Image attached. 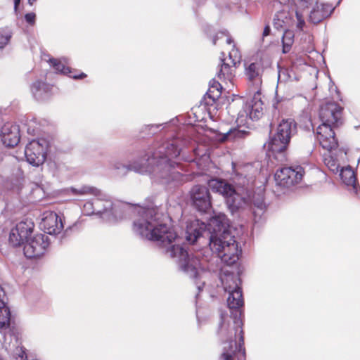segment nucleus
Returning <instances> with one entry per match:
<instances>
[{"instance_id": "obj_35", "label": "nucleus", "mask_w": 360, "mask_h": 360, "mask_svg": "<svg viewBox=\"0 0 360 360\" xmlns=\"http://www.w3.org/2000/svg\"><path fill=\"white\" fill-rule=\"evenodd\" d=\"M275 99H276V101L273 103V107L275 109H278L279 108L278 104L282 101V98H280L278 97V94H276Z\"/></svg>"}, {"instance_id": "obj_9", "label": "nucleus", "mask_w": 360, "mask_h": 360, "mask_svg": "<svg viewBox=\"0 0 360 360\" xmlns=\"http://www.w3.org/2000/svg\"><path fill=\"white\" fill-rule=\"evenodd\" d=\"M304 173V169L301 166L283 167L276 171L274 178L277 185L289 188L299 183Z\"/></svg>"}, {"instance_id": "obj_13", "label": "nucleus", "mask_w": 360, "mask_h": 360, "mask_svg": "<svg viewBox=\"0 0 360 360\" xmlns=\"http://www.w3.org/2000/svg\"><path fill=\"white\" fill-rule=\"evenodd\" d=\"M41 229L48 234H58L63 229L61 218L54 212L46 211L42 214Z\"/></svg>"}, {"instance_id": "obj_40", "label": "nucleus", "mask_w": 360, "mask_h": 360, "mask_svg": "<svg viewBox=\"0 0 360 360\" xmlns=\"http://www.w3.org/2000/svg\"><path fill=\"white\" fill-rule=\"evenodd\" d=\"M36 0H28V2L30 5H32Z\"/></svg>"}, {"instance_id": "obj_15", "label": "nucleus", "mask_w": 360, "mask_h": 360, "mask_svg": "<svg viewBox=\"0 0 360 360\" xmlns=\"http://www.w3.org/2000/svg\"><path fill=\"white\" fill-rule=\"evenodd\" d=\"M334 9L335 8L331 4L316 1L309 13V20L314 24L319 23L329 17Z\"/></svg>"}, {"instance_id": "obj_43", "label": "nucleus", "mask_w": 360, "mask_h": 360, "mask_svg": "<svg viewBox=\"0 0 360 360\" xmlns=\"http://www.w3.org/2000/svg\"><path fill=\"white\" fill-rule=\"evenodd\" d=\"M229 284L230 285H231L232 282H231V281H229Z\"/></svg>"}, {"instance_id": "obj_7", "label": "nucleus", "mask_w": 360, "mask_h": 360, "mask_svg": "<svg viewBox=\"0 0 360 360\" xmlns=\"http://www.w3.org/2000/svg\"><path fill=\"white\" fill-rule=\"evenodd\" d=\"M296 133L297 123L295 120H283L278 125L276 133L269 138L268 150L273 153H283L288 148L292 136Z\"/></svg>"}, {"instance_id": "obj_8", "label": "nucleus", "mask_w": 360, "mask_h": 360, "mask_svg": "<svg viewBox=\"0 0 360 360\" xmlns=\"http://www.w3.org/2000/svg\"><path fill=\"white\" fill-rule=\"evenodd\" d=\"M193 206L200 212L208 213L212 210V196L209 188L202 185L193 186L190 192Z\"/></svg>"}, {"instance_id": "obj_32", "label": "nucleus", "mask_w": 360, "mask_h": 360, "mask_svg": "<svg viewBox=\"0 0 360 360\" xmlns=\"http://www.w3.org/2000/svg\"><path fill=\"white\" fill-rule=\"evenodd\" d=\"M295 15L297 20V27L299 30H302L305 25L304 17L300 11H296Z\"/></svg>"}, {"instance_id": "obj_44", "label": "nucleus", "mask_w": 360, "mask_h": 360, "mask_svg": "<svg viewBox=\"0 0 360 360\" xmlns=\"http://www.w3.org/2000/svg\"><path fill=\"white\" fill-rule=\"evenodd\" d=\"M342 1V0H339V1L338 2V4H338H338H340V1Z\"/></svg>"}, {"instance_id": "obj_33", "label": "nucleus", "mask_w": 360, "mask_h": 360, "mask_svg": "<svg viewBox=\"0 0 360 360\" xmlns=\"http://www.w3.org/2000/svg\"><path fill=\"white\" fill-rule=\"evenodd\" d=\"M25 18L27 22L32 25L35 23L36 15L34 13H29L25 15Z\"/></svg>"}, {"instance_id": "obj_42", "label": "nucleus", "mask_w": 360, "mask_h": 360, "mask_svg": "<svg viewBox=\"0 0 360 360\" xmlns=\"http://www.w3.org/2000/svg\"><path fill=\"white\" fill-rule=\"evenodd\" d=\"M0 360H4V359L2 358L1 355H0Z\"/></svg>"}, {"instance_id": "obj_37", "label": "nucleus", "mask_w": 360, "mask_h": 360, "mask_svg": "<svg viewBox=\"0 0 360 360\" xmlns=\"http://www.w3.org/2000/svg\"><path fill=\"white\" fill-rule=\"evenodd\" d=\"M161 127V124H148L146 126L147 128H148L150 130L152 129H155V130L159 129V128Z\"/></svg>"}, {"instance_id": "obj_14", "label": "nucleus", "mask_w": 360, "mask_h": 360, "mask_svg": "<svg viewBox=\"0 0 360 360\" xmlns=\"http://www.w3.org/2000/svg\"><path fill=\"white\" fill-rule=\"evenodd\" d=\"M1 141L7 147H14L20 141V128L19 126L7 122L1 128Z\"/></svg>"}, {"instance_id": "obj_27", "label": "nucleus", "mask_w": 360, "mask_h": 360, "mask_svg": "<svg viewBox=\"0 0 360 360\" xmlns=\"http://www.w3.org/2000/svg\"><path fill=\"white\" fill-rule=\"evenodd\" d=\"M229 60L231 61L233 67H236L237 64H239L240 62L241 56L238 49L235 48L233 45V48L229 54Z\"/></svg>"}, {"instance_id": "obj_4", "label": "nucleus", "mask_w": 360, "mask_h": 360, "mask_svg": "<svg viewBox=\"0 0 360 360\" xmlns=\"http://www.w3.org/2000/svg\"><path fill=\"white\" fill-rule=\"evenodd\" d=\"M342 108L334 102L327 103L321 106L319 118L321 124L316 128V139L320 146L328 152L338 146V141L334 131L341 119Z\"/></svg>"}, {"instance_id": "obj_17", "label": "nucleus", "mask_w": 360, "mask_h": 360, "mask_svg": "<svg viewBox=\"0 0 360 360\" xmlns=\"http://www.w3.org/2000/svg\"><path fill=\"white\" fill-rule=\"evenodd\" d=\"M52 66L55 68V70L58 72L63 73L64 75H69V77L75 79H82L86 77V75L82 72L80 74H75L73 73L69 67L66 66L68 62L67 60L63 58V60H58L54 58H51L49 60Z\"/></svg>"}, {"instance_id": "obj_38", "label": "nucleus", "mask_w": 360, "mask_h": 360, "mask_svg": "<svg viewBox=\"0 0 360 360\" xmlns=\"http://www.w3.org/2000/svg\"><path fill=\"white\" fill-rule=\"evenodd\" d=\"M282 75H285L284 72H282L281 70H279V72H278V82H281V77H282Z\"/></svg>"}, {"instance_id": "obj_12", "label": "nucleus", "mask_w": 360, "mask_h": 360, "mask_svg": "<svg viewBox=\"0 0 360 360\" xmlns=\"http://www.w3.org/2000/svg\"><path fill=\"white\" fill-rule=\"evenodd\" d=\"M25 155L27 161L33 166H39L46 159V142L32 140L26 146Z\"/></svg>"}, {"instance_id": "obj_23", "label": "nucleus", "mask_w": 360, "mask_h": 360, "mask_svg": "<svg viewBox=\"0 0 360 360\" xmlns=\"http://www.w3.org/2000/svg\"><path fill=\"white\" fill-rule=\"evenodd\" d=\"M221 89V84L215 79H212L210 82V87L208 91L206 93V95L209 98L212 99V101H214L220 97Z\"/></svg>"}, {"instance_id": "obj_22", "label": "nucleus", "mask_w": 360, "mask_h": 360, "mask_svg": "<svg viewBox=\"0 0 360 360\" xmlns=\"http://www.w3.org/2000/svg\"><path fill=\"white\" fill-rule=\"evenodd\" d=\"M11 313L3 300H0V330H6L9 328Z\"/></svg>"}, {"instance_id": "obj_29", "label": "nucleus", "mask_w": 360, "mask_h": 360, "mask_svg": "<svg viewBox=\"0 0 360 360\" xmlns=\"http://www.w3.org/2000/svg\"><path fill=\"white\" fill-rule=\"evenodd\" d=\"M297 7V11L304 10L312 5L314 0H292Z\"/></svg>"}, {"instance_id": "obj_41", "label": "nucleus", "mask_w": 360, "mask_h": 360, "mask_svg": "<svg viewBox=\"0 0 360 360\" xmlns=\"http://www.w3.org/2000/svg\"><path fill=\"white\" fill-rule=\"evenodd\" d=\"M312 148H314V146H312ZM312 151H313V149L310 150L309 151V153L311 154V153H312Z\"/></svg>"}, {"instance_id": "obj_1", "label": "nucleus", "mask_w": 360, "mask_h": 360, "mask_svg": "<svg viewBox=\"0 0 360 360\" xmlns=\"http://www.w3.org/2000/svg\"><path fill=\"white\" fill-rule=\"evenodd\" d=\"M157 207H139L134 220L133 231L141 238L156 241L162 252L175 259L179 269L191 278L200 292L205 284V278L214 271V257L231 266L239 259L241 250L231 233L229 220L223 213L211 218L208 224L194 219L187 221L185 238L194 244L198 238H209V247L190 255L182 245V238L162 219Z\"/></svg>"}, {"instance_id": "obj_20", "label": "nucleus", "mask_w": 360, "mask_h": 360, "mask_svg": "<svg viewBox=\"0 0 360 360\" xmlns=\"http://www.w3.org/2000/svg\"><path fill=\"white\" fill-rule=\"evenodd\" d=\"M49 86L41 82H34L31 88L33 96L37 100H44L48 97Z\"/></svg>"}, {"instance_id": "obj_19", "label": "nucleus", "mask_w": 360, "mask_h": 360, "mask_svg": "<svg viewBox=\"0 0 360 360\" xmlns=\"http://www.w3.org/2000/svg\"><path fill=\"white\" fill-rule=\"evenodd\" d=\"M221 63L219 65V70L217 75L219 79L231 80L234 75V69L229 63H226L224 58H221Z\"/></svg>"}, {"instance_id": "obj_6", "label": "nucleus", "mask_w": 360, "mask_h": 360, "mask_svg": "<svg viewBox=\"0 0 360 360\" xmlns=\"http://www.w3.org/2000/svg\"><path fill=\"white\" fill-rule=\"evenodd\" d=\"M207 184L212 192L218 193L224 198L226 206L232 214L245 204V198L233 185L226 180L213 178L208 181Z\"/></svg>"}, {"instance_id": "obj_16", "label": "nucleus", "mask_w": 360, "mask_h": 360, "mask_svg": "<svg viewBox=\"0 0 360 360\" xmlns=\"http://www.w3.org/2000/svg\"><path fill=\"white\" fill-rule=\"evenodd\" d=\"M245 75L249 81L253 84L262 83V76L264 72L263 64L261 61L245 63Z\"/></svg>"}, {"instance_id": "obj_26", "label": "nucleus", "mask_w": 360, "mask_h": 360, "mask_svg": "<svg viewBox=\"0 0 360 360\" xmlns=\"http://www.w3.org/2000/svg\"><path fill=\"white\" fill-rule=\"evenodd\" d=\"M262 101H259V103H255V105H252L251 110L250 112V117L252 120H258L262 115V108L260 106Z\"/></svg>"}, {"instance_id": "obj_36", "label": "nucleus", "mask_w": 360, "mask_h": 360, "mask_svg": "<svg viewBox=\"0 0 360 360\" xmlns=\"http://www.w3.org/2000/svg\"><path fill=\"white\" fill-rule=\"evenodd\" d=\"M270 32H271V28L269 25H266L264 28V31H263V37H266L268 35H269L270 34Z\"/></svg>"}, {"instance_id": "obj_5", "label": "nucleus", "mask_w": 360, "mask_h": 360, "mask_svg": "<svg viewBox=\"0 0 360 360\" xmlns=\"http://www.w3.org/2000/svg\"><path fill=\"white\" fill-rule=\"evenodd\" d=\"M91 216L103 221H115L123 217L118 204L113 203L110 196L103 191L91 187Z\"/></svg>"}, {"instance_id": "obj_34", "label": "nucleus", "mask_w": 360, "mask_h": 360, "mask_svg": "<svg viewBox=\"0 0 360 360\" xmlns=\"http://www.w3.org/2000/svg\"><path fill=\"white\" fill-rule=\"evenodd\" d=\"M254 205L262 211L264 210L266 207L264 201L262 200H255Z\"/></svg>"}, {"instance_id": "obj_25", "label": "nucleus", "mask_w": 360, "mask_h": 360, "mask_svg": "<svg viewBox=\"0 0 360 360\" xmlns=\"http://www.w3.org/2000/svg\"><path fill=\"white\" fill-rule=\"evenodd\" d=\"M294 41V34L291 31L286 30L282 38L283 53H287L290 51Z\"/></svg>"}, {"instance_id": "obj_28", "label": "nucleus", "mask_w": 360, "mask_h": 360, "mask_svg": "<svg viewBox=\"0 0 360 360\" xmlns=\"http://www.w3.org/2000/svg\"><path fill=\"white\" fill-rule=\"evenodd\" d=\"M325 164L334 173H336L339 171V165L337 163L336 160L333 158V157L330 156L328 158H325Z\"/></svg>"}, {"instance_id": "obj_11", "label": "nucleus", "mask_w": 360, "mask_h": 360, "mask_svg": "<svg viewBox=\"0 0 360 360\" xmlns=\"http://www.w3.org/2000/svg\"><path fill=\"white\" fill-rule=\"evenodd\" d=\"M49 245L48 236L37 234L30 238L24 245V254L28 258H34L44 255Z\"/></svg>"}, {"instance_id": "obj_21", "label": "nucleus", "mask_w": 360, "mask_h": 360, "mask_svg": "<svg viewBox=\"0 0 360 360\" xmlns=\"http://www.w3.org/2000/svg\"><path fill=\"white\" fill-rule=\"evenodd\" d=\"M248 133L246 131L240 130L237 128H230L227 131L220 134L218 139L221 142H224L236 139H241L245 137Z\"/></svg>"}, {"instance_id": "obj_30", "label": "nucleus", "mask_w": 360, "mask_h": 360, "mask_svg": "<svg viewBox=\"0 0 360 360\" xmlns=\"http://www.w3.org/2000/svg\"><path fill=\"white\" fill-rule=\"evenodd\" d=\"M11 37V34L8 31L0 30V49L6 46Z\"/></svg>"}, {"instance_id": "obj_10", "label": "nucleus", "mask_w": 360, "mask_h": 360, "mask_svg": "<svg viewBox=\"0 0 360 360\" xmlns=\"http://www.w3.org/2000/svg\"><path fill=\"white\" fill-rule=\"evenodd\" d=\"M34 225L30 220L22 221L16 224L10 232L9 242L14 246H20L27 242L30 238Z\"/></svg>"}, {"instance_id": "obj_3", "label": "nucleus", "mask_w": 360, "mask_h": 360, "mask_svg": "<svg viewBox=\"0 0 360 360\" xmlns=\"http://www.w3.org/2000/svg\"><path fill=\"white\" fill-rule=\"evenodd\" d=\"M220 280L224 290L229 292L227 304L233 321L232 323L226 322L227 317L223 314H221L218 335L223 341L224 346L219 360H236V358L240 360L242 358L245 359V354L241 319V308L244 301L240 287V280L238 275L229 271H222Z\"/></svg>"}, {"instance_id": "obj_18", "label": "nucleus", "mask_w": 360, "mask_h": 360, "mask_svg": "<svg viewBox=\"0 0 360 360\" xmlns=\"http://www.w3.org/2000/svg\"><path fill=\"white\" fill-rule=\"evenodd\" d=\"M340 176L342 182L347 186H351L355 193L359 188L354 172L350 166L342 167L340 169Z\"/></svg>"}, {"instance_id": "obj_31", "label": "nucleus", "mask_w": 360, "mask_h": 360, "mask_svg": "<svg viewBox=\"0 0 360 360\" xmlns=\"http://www.w3.org/2000/svg\"><path fill=\"white\" fill-rule=\"evenodd\" d=\"M223 36L227 37V38H226L227 44H231V43H233V40H232L231 37L228 35V32L226 31H224V32H221L217 34L216 36L214 37L213 44H216L217 41L219 39L221 38Z\"/></svg>"}, {"instance_id": "obj_39", "label": "nucleus", "mask_w": 360, "mask_h": 360, "mask_svg": "<svg viewBox=\"0 0 360 360\" xmlns=\"http://www.w3.org/2000/svg\"><path fill=\"white\" fill-rule=\"evenodd\" d=\"M20 0H15L14 1V5H15V8L16 9L17 7L18 6V4H20Z\"/></svg>"}, {"instance_id": "obj_24", "label": "nucleus", "mask_w": 360, "mask_h": 360, "mask_svg": "<svg viewBox=\"0 0 360 360\" xmlns=\"http://www.w3.org/2000/svg\"><path fill=\"white\" fill-rule=\"evenodd\" d=\"M289 24V19L288 18V13L285 11H281L276 14L274 18V25L276 29L285 28Z\"/></svg>"}, {"instance_id": "obj_2", "label": "nucleus", "mask_w": 360, "mask_h": 360, "mask_svg": "<svg viewBox=\"0 0 360 360\" xmlns=\"http://www.w3.org/2000/svg\"><path fill=\"white\" fill-rule=\"evenodd\" d=\"M185 144V141L179 137L161 139L154 142L130 164L114 161L111 162V167L122 176L134 171L141 174H148L155 181L162 184L179 182L182 179V174L178 170L181 165L173 159L179 155L181 147Z\"/></svg>"}]
</instances>
